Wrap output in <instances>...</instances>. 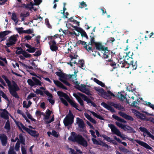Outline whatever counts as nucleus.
<instances>
[{
  "label": "nucleus",
  "mask_w": 154,
  "mask_h": 154,
  "mask_svg": "<svg viewBox=\"0 0 154 154\" xmlns=\"http://www.w3.org/2000/svg\"><path fill=\"white\" fill-rule=\"evenodd\" d=\"M60 78V79H63L65 78V73L61 72H57L55 73Z\"/></svg>",
  "instance_id": "obj_35"
},
{
  "label": "nucleus",
  "mask_w": 154,
  "mask_h": 154,
  "mask_svg": "<svg viewBox=\"0 0 154 154\" xmlns=\"http://www.w3.org/2000/svg\"><path fill=\"white\" fill-rule=\"evenodd\" d=\"M91 140L94 144L101 146H102L105 147L108 149L111 148V147L110 146H109L102 141H100V142H99L96 139L94 138H92L91 139Z\"/></svg>",
  "instance_id": "obj_10"
},
{
  "label": "nucleus",
  "mask_w": 154,
  "mask_h": 154,
  "mask_svg": "<svg viewBox=\"0 0 154 154\" xmlns=\"http://www.w3.org/2000/svg\"><path fill=\"white\" fill-rule=\"evenodd\" d=\"M24 33L32 34L33 32V31L32 29H27L26 30H24L23 31Z\"/></svg>",
  "instance_id": "obj_54"
},
{
  "label": "nucleus",
  "mask_w": 154,
  "mask_h": 154,
  "mask_svg": "<svg viewBox=\"0 0 154 154\" xmlns=\"http://www.w3.org/2000/svg\"><path fill=\"white\" fill-rule=\"evenodd\" d=\"M32 104V103L30 100L28 101V104L27 105L26 104V101H24L23 102V107L24 108H26L27 109Z\"/></svg>",
  "instance_id": "obj_34"
},
{
  "label": "nucleus",
  "mask_w": 154,
  "mask_h": 154,
  "mask_svg": "<svg viewBox=\"0 0 154 154\" xmlns=\"http://www.w3.org/2000/svg\"><path fill=\"white\" fill-rule=\"evenodd\" d=\"M5 81L7 84L10 94L15 98H19V97L17 91L20 90V89L17 84L15 81H12V85H11V81L8 78L5 79Z\"/></svg>",
  "instance_id": "obj_2"
},
{
  "label": "nucleus",
  "mask_w": 154,
  "mask_h": 154,
  "mask_svg": "<svg viewBox=\"0 0 154 154\" xmlns=\"http://www.w3.org/2000/svg\"><path fill=\"white\" fill-rule=\"evenodd\" d=\"M16 124L17 126L19 128V129L21 130L22 131H23L21 129V127L23 130L25 131L26 129V128H27L25 127L22 123H21L20 122H16Z\"/></svg>",
  "instance_id": "obj_24"
},
{
  "label": "nucleus",
  "mask_w": 154,
  "mask_h": 154,
  "mask_svg": "<svg viewBox=\"0 0 154 154\" xmlns=\"http://www.w3.org/2000/svg\"><path fill=\"white\" fill-rule=\"evenodd\" d=\"M98 91L102 97L107 100L110 99L112 97H115V95L110 91L108 90L106 92L103 88H101Z\"/></svg>",
  "instance_id": "obj_7"
},
{
  "label": "nucleus",
  "mask_w": 154,
  "mask_h": 154,
  "mask_svg": "<svg viewBox=\"0 0 154 154\" xmlns=\"http://www.w3.org/2000/svg\"><path fill=\"white\" fill-rule=\"evenodd\" d=\"M20 147V143L18 141H17L15 145V149L16 151H18Z\"/></svg>",
  "instance_id": "obj_58"
},
{
  "label": "nucleus",
  "mask_w": 154,
  "mask_h": 154,
  "mask_svg": "<svg viewBox=\"0 0 154 154\" xmlns=\"http://www.w3.org/2000/svg\"><path fill=\"white\" fill-rule=\"evenodd\" d=\"M32 79L34 82V85H41L42 83L36 77H32Z\"/></svg>",
  "instance_id": "obj_25"
},
{
  "label": "nucleus",
  "mask_w": 154,
  "mask_h": 154,
  "mask_svg": "<svg viewBox=\"0 0 154 154\" xmlns=\"http://www.w3.org/2000/svg\"><path fill=\"white\" fill-rule=\"evenodd\" d=\"M19 140L20 143L23 145H25V139L22 134H20L19 135Z\"/></svg>",
  "instance_id": "obj_28"
},
{
  "label": "nucleus",
  "mask_w": 154,
  "mask_h": 154,
  "mask_svg": "<svg viewBox=\"0 0 154 154\" xmlns=\"http://www.w3.org/2000/svg\"><path fill=\"white\" fill-rule=\"evenodd\" d=\"M108 126L111 130L112 132L114 134L122 138L123 140L125 139V137H122L121 135L120 131L113 124H109Z\"/></svg>",
  "instance_id": "obj_8"
},
{
  "label": "nucleus",
  "mask_w": 154,
  "mask_h": 154,
  "mask_svg": "<svg viewBox=\"0 0 154 154\" xmlns=\"http://www.w3.org/2000/svg\"><path fill=\"white\" fill-rule=\"evenodd\" d=\"M60 100L63 104L66 106L68 105V104L66 101L63 98H60Z\"/></svg>",
  "instance_id": "obj_52"
},
{
  "label": "nucleus",
  "mask_w": 154,
  "mask_h": 154,
  "mask_svg": "<svg viewBox=\"0 0 154 154\" xmlns=\"http://www.w3.org/2000/svg\"><path fill=\"white\" fill-rule=\"evenodd\" d=\"M17 50L16 51V54H23L24 51L22 48L20 47H17L16 48Z\"/></svg>",
  "instance_id": "obj_30"
},
{
  "label": "nucleus",
  "mask_w": 154,
  "mask_h": 154,
  "mask_svg": "<svg viewBox=\"0 0 154 154\" xmlns=\"http://www.w3.org/2000/svg\"><path fill=\"white\" fill-rule=\"evenodd\" d=\"M119 114L122 117L124 118L126 120H128L130 121H133L134 120L133 118L127 114L125 113L122 112L120 111L118 112Z\"/></svg>",
  "instance_id": "obj_15"
},
{
  "label": "nucleus",
  "mask_w": 154,
  "mask_h": 154,
  "mask_svg": "<svg viewBox=\"0 0 154 154\" xmlns=\"http://www.w3.org/2000/svg\"><path fill=\"white\" fill-rule=\"evenodd\" d=\"M35 114L37 116H40L41 115H43L44 113L42 112H41L40 111L37 110L35 112Z\"/></svg>",
  "instance_id": "obj_60"
},
{
  "label": "nucleus",
  "mask_w": 154,
  "mask_h": 154,
  "mask_svg": "<svg viewBox=\"0 0 154 154\" xmlns=\"http://www.w3.org/2000/svg\"><path fill=\"white\" fill-rule=\"evenodd\" d=\"M140 130L142 132L146 134L147 135L150 137H152L153 135L148 131L147 129L144 127H140L139 128Z\"/></svg>",
  "instance_id": "obj_21"
},
{
  "label": "nucleus",
  "mask_w": 154,
  "mask_h": 154,
  "mask_svg": "<svg viewBox=\"0 0 154 154\" xmlns=\"http://www.w3.org/2000/svg\"><path fill=\"white\" fill-rule=\"evenodd\" d=\"M119 149L121 151H122L125 153H127L129 152L128 149H127L124 147H119Z\"/></svg>",
  "instance_id": "obj_41"
},
{
  "label": "nucleus",
  "mask_w": 154,
  "mask_h": 154,
  "mask_svg": "<svg viewBox=\"0 0 154 154\" xmlns=\"http://www.w3.org/2000/svg\"><path fill=\"white\" fill-rule=\"evenodd\" d=\"M36 48L34 47H31L30 48L27 49L26 51L29 53H32L35 52L36 50Z\"/></svg>",
  "instance_id": "obj_45"
},
{
  "label": "nucleus",
  "mask_w": 154,
  "mask_h": 154,
  "mask_svg": "<svg viewBox=\"0 0 154 154\" xmlns=\"http://www.w3.org/2000/svg\"><path fill=\"white\" fill-rule=\"evenodd\" d=\"M11 19L14 22L16 21V23H17L18 21L17 20L16 14L15 13H13L12 14Z\"/></svg>",
  "instance_id": "obj_36"
},
{
  "label": "nucleus",
  "mask_w": 154,
  "mask_h": 154,
  "mask_svg": "<svg viewBox=\"0 0 154 154\" xmlns=\"http://www.w3.org/2000/svg\"><path fill=\"white\" fill-rule=\"evenodd\" d=\"M135 142L140 146H143L147 149L151 150L152 149V148L147 143L143 141H141L138 140H135Z\"/></svg>",
  "instance_id": "obj_13"
},
{
  "label": "nucleus",
  "mask_w": 154,
  "mask_h": 154,
  "mask_svg": "<svg viewBox=\"0 0 154 154\" xmlns=\"http://www.w3.org/2000/svg\"><path fill=\"white\" fill-rule=\"evenodd\" d=\"M17 41V39L16 35H15L11 36L8 39L9 42L6 44L7 45L8 47H10L16 44Z\"/></svg>",
  "instance_id": "obj_9"
},
{
  "label": "nucleus",
  "mask_w": 154,
  "mask_h": 154,
  "mask_svg": "<svg viewBox=\"0 0 154 154\" xmlns=\"http://www.w3.org/2000/svg\"><path fill=\"white\" fill-rule=\"evenodd\" d=\"M91 113L94 116L96 117L97 119L101 120H103L104 119L100 115L97 114V113L96 112L93 111H91Z\"/></svg>",
  "instance_id": "obj_33"
},
{
  "label": "nucleus",
  "mask_w": 154,
  "mask_h": 154,
  "mask_svg": "<svg viewBox=\"0 0 154 154\" xmlns=\"http://www.w3.org/2000/svg\"><path fill=\"white\" fill-rule=\"evenodd\" d=\"M73 96L75 97L77 100L79 97H80V96L82 97L84 101H86L88 104L91 103V106H93L94 107H96L97 105L96 104L91 100L88 98V97L84 94H83L80 92H78L77 94L74 93L73 94Z\"/></svg>",
  "instance_id": "obj_5"
},
{
  "label": "nucleus",
  "mask_w": 154,
  "mask_h": 154,
  "mask_svg": "<svg viewBox=\"0 0 154 154\" xmlns=\"http://www.w3.org/2000/svg\"><path fill=\"white\" fill-rule=\"evenodd\" d=\"M30 13L29 12H27L26 14L21 13L20 14V17H26L29 16Z\"/></svg>",
  "instance_id": "obj_51"
},
{
  "label": "nucleus",
  "mask_w": 154,
  "mask_h": 154,
  "mask_svg": "<svg viewBox=\"0 0 154 154\" xmlns=\"http://www.w3.org/2000/svg\"><path fill=\"white\" fill-rule=\"evenodd\" d=\"M8 139V137L5 134H0V140L2 146H6L7 143Z\"/></svg>",
  "instance_id": "obj_12"
},
{
  "label": "nucleus",
  "mask_w": 154,
  "mask_h": 154,
  "mask_svg": "<svg viewBox=\"0 0 154 154\" xmlns=\"http://www.w3.org/2000/svg\"><path fill=\"white\" fill-rule=\"evenodd\" d=\"M76 76V75H75L74 74L68 75L65 74V78H63V79L66 80L70 79L72 81V79L75 78Z\"/></svg>",
  "instance_id": "obj_23"
},
{
  "label": "nucleus",
  "mask_w": 154,
  "mask_h": 154,
  "mask_svg": "<svg viewBox=\"0 0 154 154\" xmlns=\"http://www.w3.org/2000/svg\"><path fill=\"white\" fill-rule=\"evenodd\" d=\"M132 56L131 55V57H129V58L127 59L128 61H127V62L130 66H131L133 67L134 66L133 65L134 60L132 58Z\"/></svg>",
  "instance_id": "obj_29"
},
{
  "label": "nucleus",
  "mask_w": 154,
  "mask_h": 154,
  "mask_svg": "<svg viewBox=\"0 0 154 154\" xmlns=\"http://www.w3.org/2000/svg\"><path fill=\"white\" fill-rule=\"evenodd\" d=\"M83 93L85 94L88 95H91L92 94H91L89 90L87 88L85 91H84Z\"/></svg>",
  "instance_id": "obj_61"
},
{
  "label": "nucleus",
  "mask_w": 154,
  "mask_h": 154,
  "mask_svg": "<svg viewBox=\"0 0 154 154\" xmlns=\"http://www.w3.org/2000/svg\"><path fill=\"white\" fill-rule=\"evenodd\" d=\"M115 41V39L114 38L110 37L108 38L106 43H111L112 44L113 42H114Z\"/></svg>",
  "instance_id": "obj_50"
},
{
  "label": "nucleus",
  "mask_w": 154,
  "mask_h": 154,
  "mask_svg": "<svg viewBox=\"0 0 154 154\" xmlns=\"http://www.w3.org/2000/svg\"><path fill=\"white\" fill-rule=\"evenodd\" d=\"M77 52H75V53H73L72 54H70L69 55V57L71 59V61H72L73 59H75L77 57H78V56L77 55Z\"/></svg>",
  "instance_id": "obj_38"
},
{
  "label": "nucleus",
  "mask_w": 154,
  "mask_h": 154,
  "mask_svg": "<svg viewBox=\"0 0 154 154\" xmlns=\"http://www.w3.org/2000/svg\"><path fill=\"white\" fill-rule=\"evenodd\" d=\"M94 45L95 46L93 47L91 46H88V48L87 45H86L84 46V48L90 53L95 52V51L97 50L102 51L103 50H104L106 49L100 42H96Z\"/></svg>",
  "instance_id": "obj_3"
},
{
  "label": "nucleus",
  "mask_w": 154,
  "mask_h": 154,
  "mask_svg": "<svg viewBox=\"0 0 154 154\" xmlns=\"http://www.w3.org/2000/svg\"><path fill=\"white\" fill-rule=\"evenodd\" d=\"M36 94L33 93H30L28 96L27 97L26 100H29L31 99L32 98L34 97H35Z\"/></svg>",
  "instance_id": "obj_42"
},
{
  "label": "nucleus",
  "mask_w": 154,
  "mask_h": 154,
  "mask_svg": "<svg viewBox=\"0 0 154 154\" xmlns=\"http://www.w3.org/2000/svg\"><path fill=\"white\" fill-rule=\"evenodd\" d=\"M53 82L55 85L58 87L66 90L67 89V88L60 81L54 80Z\"/></svg>",
  "instance_id": "obj_18"
},
{
  "label": "nucleus",
  "mask_w": 154,
  "mask_h": 154,
  "mask_svg": "<svg viewBox=\"0 0 154 154\" xmlns=\"http://www.w3.org/2000/svg\"><path fill=\"white\" fill-rule=\"evenodd\" d=\"M78 102L80 103L81 106L83 107H85V105L84 104V102L81 97H79L77 100Z\"/></svg>",
  "instance_id": "obj_48"
},
{
  "label": "nucleus",
  "mask_w": 154,
  "mask_h": 154,
  "mask_svg": "<svg viewBox=\"0 0 154 154\" xmlns=\"http://www.w3.org/2000/svg\"><path fill=\"white\" fill-rule=\"evenodd\" d=\"M77 122L78 124L79 127L82 128H84L85 127V123L83 120L79 118H77Z\"/></svg>",
  "instance_id": "obj_22"
},
{
  "label": "nucleus",
  "mask_w": 154,
  "mask_h": 154,
  "mask_svg": "<svg viewBox=\"0 0 154 154\" xmlns=\"http://www.w3.org/2000/svg\"><path fill=\"white\" fill-rule=\"evenodd\" d=\"M75 116L70 110H69L68 114L66 116L63 121L65 126L71 125L73 123Z\"/></svg>",
  "instance_id": "obj_6"
},
{
  "label": "nucleus",
  "mask_w": 154,
  "mask_h": 154,
  "mask_svg": "<svg viewBox=\"0 0 154 154\" xmlns=\"http://www.w3.org/2000/svg\"><path fill=\"white\" fill-rule=\"evenodd\" d=\"M16 30H17L18 32L20 34H22L23 33V28L22 27L18 28H16Z\"/></svg>",
  "instance_id": "obj_56"
},
{
  "label": "nucleus",
  "mask_w": 154,
  "mask_h": 154,
  "mask_svg": "<svg viewBox=\"0 0 154 154\" xmlns=\"http://www.w3.org/2000/svg\"><path fill=\"white\" fill-rule=\"evenodd\" d=\"M52 134L56 137H58L59 136V134H57V132L54 130H53L52 131Z\"/></svg>",
  "instance_id": "obj_55"
},
{
  "label": "nucleus",
  "mask_w": 154,
  "mask_h": 154,
  "mask_svg": "<svg viewBox=\"0 0 154 154\" xmlns=\"http://www.w3.org/2000/svg\"><path fill=\"white\" fill-rule=\"evenodd\" d=\"M81 90H80V91L82 92L87 89L86 86L85 84H81Z\"/></svg>",
  "instance_id": "obj_57"
},
{
  "label": "nucleus",
  "mask_w": 154,
  "mask_h": 154,
  "mask_svg": "<svg viewBox=\"0 0 154 154\" xmlns=\"http://www.w3.org/2000/svg\"><path fill=\"white\" fill-rule=\"evenodd\" d=\"M57 94L60 97H64L72 106L80 111H82L81 109H79L78 108V105L75 101L70 99L69 96L66 93L61 91H58L57 92Z\"/></svg>",
  "instance_id": "obj_4"
},
{
  "label": "nucleus",
  "mask_w": 154,
  "mask_h": 154,
  "mask_svg": "<svg viewBox=\"0 0 154 154\" xmlns=\"http://www.w3.org/2000/svg\"><path fill=\"white\" fill-rule=\"evenodd\" d=\"M111 106H114L115 108L119 110H124L125 109L124 107L119 104L115 103L113 102L111 103Z\"/></svg>",
  "instance_id": "obj_19"
},
{
  "label": "nucleus",
  "mask_w": 154,
  "mask_h": 154,
  "mask_svg": "<svg viewBox=\"0 0 154 154\" xmlns=\"http://www.w3.org/2000/svg\"><path fill=\"white\" fill-rule=\"evenodd\" d=\"M50 49L52 51H56L57 50L58 47L57 45V43L54 40L51 41L49 42Z\"/></svg>",
  "instance_id": "obj_11"
},
{
  "label": "nucleus",
  "mask_w": 154,
  "mask_h": 154,
  "mask_svg": "<svg viewBox=\"0 0 154 154\" xmlns=\"http://www.w3.org/2000/svg\"><path fill=\"white\" fill-rule=\"evenodd\" d=\"M52 111L49 109H48L46 112V115L45 116V119H49L51 114L52 113Z\"/></svg>",
  "instance_id": "obj_31"
},
{
  "label": "nucleus",
  "mask_w": 154,
  "mask_h": 154,
  "mask_svg": "<svg viewBox=\"0 0 154 154\" xmlns=\"http://www.w3.org/2000/svg\"><path fill=\"white\" fill-rule=\"evenodd\" d=\"M44 93L47 96H48L51 98H52L53 96L51 93H50L48 91H44Z\"/></svg>",
  "instance_id": "obj_59"
},
{
  "label": "nucleus",
  "mask_w": 154,
  "mask_h": 154,
  "mask_svg": "<svg viewBox=\"0 0 154 154\" xmlns=\"http://www.w3.org/2000/svg\"><path fill=\"white\" fill-rule=\"evenodd\" d=\"M91 34L92 35V36H90V37L91 38V40L90 42H89L88 43V44L89 45H94L95 43H96V42H95L94 36V34L93 33V32H91Z\"/></svg>",
  "instance_id": "obj_26"
},
{
  "label": "nucleus",
  "mask_w": 154,
  "mask_h": 154,
  "mask_svg": "<svg viewBox=\"0 0 154 154\" xmlns=\"http://www.w3.org/2000/svg\"><path fill=\"white\" fill-rule=\"evenodd\" d=\"M60 80L67 86H70L71 85L70 84L66 79H60Z\"/></svg>",
  "instance_id": "obj_44"
},
{
  "label": "nucleus",
  "mask_w": 154,
  "mask_h": 154,
  "mask_svg": "<svg viewBox=\"0 0 154 154\" xmlns=\"http://www.w3.org/2000/svg\"><path fill=\"white\" fill-rule=\"evenodd\" d=\"M105 48H106V49L104 50H103L102 51L104 52L103 53V57L105 59H106L109 57V55L111 53H112V51L108 50V48L107 47H105Z\"/></svg>",
  "instance_id": "obj_17"
},
{
  "label": "nucleus",
  "mask_w": 154,
  "mask_h": 154,
  "mask_svg": "<svg viewBox=\"0 0 154 154\" xmlns=\"http://www.w3.org/2000/svg\"><path fill=\"white\" fill-rule=\"evenodd\" d=\"M102 137L109 142L111 143V142L112 141V140L109 137L106 135H103Z\"/></svg>",
  "instance_id": "obj_43"
},
{
  "label": "nucleus",
  "mask_w": 154,
  "mask_h": 154,
  "mask_svg": "<svg viewBox=\"0 0 154 154\" xmlns=\"http://www.w3.org/2000/svg\"><path fill=\"white\" fill-rule=\"evenodd\" d=\"M69 140L76 142L84 147L88 146V143L85 139L79 134H77L74 132H71V136L68 138Z\"/></svg>",
  "instance_id": "obj_1"
},
{
  "label": "nucleus",
  "mask_w": 154,
  "mask_h": 154,
  "mask_svg": "<svg viewBox=\"0 0 154 154\" xmlns=\"http://www.w3.org/2000/svg\"><path fill=\"white\" fill-rule=\"evenodd\" d=\"M94 81L97 84L103 87H104L105 86V84L102 82L99 81L96 78H94Z\"/></svg>",
  "instance_id": "obj_32"
},
{
  "label": "nucleus",
  "mask_w": 154,
  "mask_h": 154,
  "mask_svg": "<svg viewBox=\"0 0 154 154\" xmlns=\"http://www.w3.org/2000/svg\"><path fill=\"white\" fill-rule=\"evenodd\" d=\"M0 96H2L3 98L6 100L9 101L6 95L1 90H0Z\"/></svg>",
  "instance_id": "obj_37"
},
{
  "label": "nucleus",
  "mask_w": 154,
  "mask_h": 154,
  "mask_svg": "<svg viewBox=\"0 0 154 154\" xmlns=\"http://www.w3.org/2000/svg\"><path fill=\"white\" fill-rule=\"evenodd\" d=\"M123 92H121L120 93L119 92H118L117 95V97L121 101H123L124 100L126 99L125 96L124 95H123L122 94Z\"/></svg>",
  "instance_id": "obj_27"
},
{
  "label": "nucleus",
  "mask_w": 154,
  "mask_h": 154,
  "mask_svg": "<svg viewBox=\"0 0 154 154\" xmlns=\"http://www.w3.org/2000/svg\"><path fill=\"white\" fill-rule=\"evenodd\" d=\"M23 55L25 58L30 57H31V54L27 53L25 51H24Z\"/></svg>",
  "instance_id": "obj_49"
},
{
  "label": "nucleus",
  "mask_w": 154,
  "mask_h": 154,
  "mask_svg": "<svg viewBox=\"0 0 154 154\" xmlns=\"http://www.w3.org/2000/svg\"><path fill=\"white\" fill-rule=\"evenodd\" d=\"M8 154H16L13 149H10L8 151Z\"/></svg>",
  "instance_id": "obj_64"
},
{
  "label": "nucleus",
  "mask_w": 154,
  "mask_h": 154,
  "mask_svg": "<svg viewBox=\"0 0 154 154\" xmlns=\"http://www.w3.org/2000/svg\"><path fill=\"white\" fill-rule=\"evenodd\" d=\"M122 65L121 66V67L122 68H123V67H125V68H128V67L127 66V67H126V65H127V63H128L126 62H125V61H123V62H122Z\"/></svg>",
  "instance_id": "obj_62"
},
{
  "label": "nucleus",
  "mask_w": 154,
  "mask_h": 154,
  "mask_svg": "<svg viewBox=\"0 0 154 154\" xmlns=\"http://www.w3.org/2000/svg\"><path fill=\"white\" fill-rule=\"evenodd\" d=\"M4 128L5 129L8 130H10V123L9 120H8L6 122Z\"/></svg>",
  "instance_id": "obj_39"
},
{
  "label": "nucleus",
  "mask_w": 154,
  "mask_h": 154,
  "mask_svg": "<svg viewBox=\"0 0 154 154\" xmlns=\"http://www.w3.org/2000/svg\"><path fill=\"white\" fill-rule=\"evenodd\" d=\"M36 94H39L40 95L43 96L44 95L43 92L41 90L38 89H36L35 92Z\"/></svg>",
  "instance_id": "obj_53"
},
{
  "label": "nucleus",
  "mask_w": 154,
  "mask_h": 154,
  "mask_svg": "<svg viewBox=\"0 0 154 154\" xmlns=\"http://www.w3.org/2000/svg\"><path fill=\"white\" fill-rule=\"evenodd\" d=\"M135 116L141 119H144L146 118V116L144 114L136 110H135Z\"/></svg>",
  "instance_id": "obj_20"
},
{
  "label": "nucleus",
  "mask_w": 154,
  "mask_h": 154,
  "mask_svg": "<svg viewBox=\"0 0 154 154\" xmlns=\"http://www.w3.org/2000/svg\"><path fill=\"white\" fill-rule=\"evenodd\" d=\"M26 131L32 137H37L38 136L39 134L38 133L35 131H34L27 128Z\"/></svg>",
  "instance_id": "obj_14"
},
{
  "label": "nucleus",
  "mask_w": 154,
  "mask_h": 154,
  "mask_svg": "<svg viewBox=\"0 0 154 154\" xmlns=\"http://www.w3.org/2000/svg\"><path fill=\"white\" fill-rule=\"evenodd\" d=\"M87 6V5L86 4L85 2L84 1H82L80 3L79 7L81 8H82L86 7Z\"/></svg>",
  "instance_id": "obj_40"
},
{
  "label": "nucleus",
  "mask_w": 154,
  "mask_h": 154,
  "mask_svg": "<svg viewBox=\"0 0 154 154\" xmlns=\"http://www.w3.org/2000/svg\"><path fill=\"white\" fill-rule=\"evenodd\" d=\"M101 105L108 110L110 111L112 113H113L116 112V111L111 106L108 105L105 103L103 102L101 103Z\"/></svg>",
  "instance_id": "obj_16"
},
{
  "label": "nucleus",
  "mask_w": 154,
  "mask_h": 154,
  "mask_svg": "<svg viewBox=\"0 0 154 154\" xmlns=\"http://www.w3.org/2000/svg\"><path fill=\"white\" fill-rule=\"evenodd\" d=\"M27 82L29 85L33 87L34 86V82L32 79H28Z\"/></svg>",
  "instance_id": "obj_46"
},
{
  "label": "nucleus",
  "mask_w": 154,
  "mask_h": 154,
  "mask_svg": "<svg viewBox=\"0 0 154 154\" xmlns=\"http://www.w3.org/2000/svg\"><path fill=\"white\" fill-rule=\"evenodd\" d=\"M1 117L6 119H8L9 117L7 115L5 112H2L1 113Z\"/></svg>",
  "instance_id": "obj_47"
},
{
  "label": "nucleus",
  "mask_w": 154,
  "mask_h": 154,
  "mask_svg": "<svg viewBox=\"0 0 154 154\" xmlns=\"http://www.w3.org/2000/svg\"><path fill=\"white\" fill-rule=\"evenodd\" d=\"M21 150L22 154H26V151L24 147L21 146Z\"/></svg>",
  "instance_id": "obj_63"
}]
</instances>
